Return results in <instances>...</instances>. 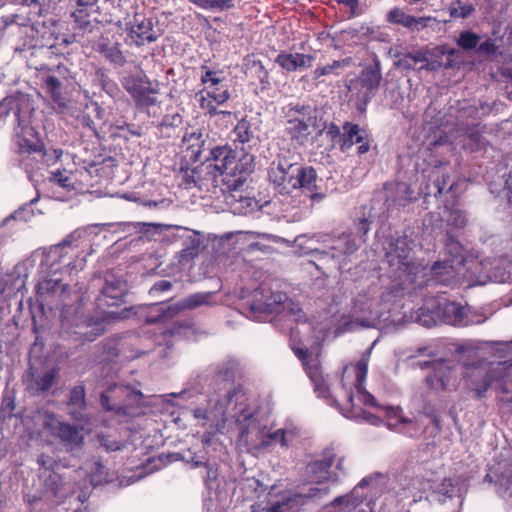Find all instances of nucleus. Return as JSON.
<instances>
[{
    "instance_id": "nucleus-18",
    "label": "nucleus",
    "mask_w": 512,
    "mask_h": 512,
    "mask_svg": "<svg viewBox=\"0 0 512 512\" xmlns=\"http://www.w3.org/2000/svg\"><path fill=\"white\" fill-rule=\"evenodd\" d=\"M447 248L452 254V257L447 260L436 262L432 266L433 273L438 277L440 282H447L454 273L458 272L464 265V256L462 248L459 243L451 241Z\"/></svg>"
},
{
    "instance_id": "nucleus-57",
    "label": "nucleus",
    "mask_w": 512,
    "mask_h": 512,
    "mask_svg": "<svg viewBox=\"0 0 512 512\" xmlns=\"http://www.w3.org/2000/svg\"><path fill=\"white\" fill-rule=\"evenodd\" d=\"M400 65H402L403 67L405 68H414V64L412 62L411 59H409V54H407L406 56H404L401 60H400Z\"/></svg>"
},
{
    "instance_id": "nucleus-4",
    "label": "nucleus",
    "mask_w": 512,
    "mask_h": 512,
    "mask_svg": "<svg viewBox=\"0 0 512 512\" xmlns=\"http://www.w3.org/2000/svg\"><path fill=\"white\" fill-rule=\"evenodd\" d=\"M205 168L215 186H223V190H237L253 171L254 159L248 153H237L227 146H220L211 151Z\"/></svg>"
},
{
    "instance_id": "nucleus-50",
    "label": "nucleus",
    "mask_w": 512,
    "mask_h": 512,
    "mask_svg": "<svg viewBox=\"0 0 512 512\" xmlns=\"http://www.w3.org/2000/svg\"><path fill=\"white\" fill-rule=\"evenodd\" d=\"M45 85L47 90L53 95L57 96L59 94V89L61 86V82L58 78L54 76H48L45 79Z\"/></svg>"
},
{
    "instance_id": "nucleus-16",
    "label": "nucleus",
    "mask_w": 512,
    "mask_h": 512,
    "mask_svg": "<svg viewBox=\"0 0 512 512\" xmlns=\"http://www.w3.org/2000/svg\"><path fill=\"white\" fill-rule=\"evenodd\" d=\"M14 125V140L20 154L41 153L43 143L39 133L32 126V117L27 122L17 121Z\"/></svg>"
},
{
    "instance_id": "nucleus-38",
    "label": "nucleus",
    "mask_w": 512,
    "mask_h": 512,
    "mask_svg": "<svg viewBox=\"0 0 512 512\" xmlns=\"http://www.w3.org/2000/svg\"><path fill=\"white\" fill-rule=\"evenodd\" d=\"M2 281L4 282V287L1 290L2 293L6 292L9 294L24 285V280L20 278V273L17 271L5 275Z\"/></svg>"
},
{
    "instance_id": "nucleus-58",
    "label": "nucleus",
    "mask_w": 512,
    "mask_h": 512,
    "mask_svg": "<svg viewBox=\"0 0 512 512\" xmlns=\"http://www.w3.org/2000/svg\"><path fill=\"white\" fill-rule=\"evenodd\" d=\"M360 144L361 145L358 147V153L359 154L366 153L369 150V144H368L367 138Z\"/></svg>"
},
{
    "instance_id": "nucleus-22",
    "label": "nucleus",
    "mask_w": 512,
    "mask_h": 512,
    "mask_svg": "<svg viewBox=\"0 0 512 512\" xmlns=\"http://www.w3.org/2000/svg\"><path fill=\"white\" fill-rule=\"evenodd\" d=\"M335 459L333 450H328L323 455V458L310 463L307 466V475L311 482L322 483L330 479V467Z\"/></svg>"
},
{
    "instance_id": "nucleus-20",
    "label": "nucleus",
    "mask_w": 512,
    "mask_h": 512,
    "mask_svg": "<svg viewBox=\"0 0 512 512\" xmlns=\"http://www.w3.org/2000/svg\"><path fill=\"white\" fill-rule=\"evenodd\" d=\"M387 20L393 24L402 25L405 28L410 29L411 31H420L429 26L431 22H437L434 17L424 16V17H414L405 13L400 8H393L387 14Z\"/></svg>"
},
{
    "instance_id": "nucleus-37",
    "label": "nucleus",
    "mask_w": 512,
    "mask_h": 512,
    "mask_svg": "<svg viewBox=\"0 0 512 512\" xmlns=\"http://www.w3.org/2000/svg\"><path fill=\"white\" fill-rule=\"evenodd\" d=\"M233 134L234 142H239L241 144L248 143L253 136V132L250 130V125L245 120H241L238 122V124L234 128Z\"/></svg>"
},
{
    "instance_id": "nucleus-51",
    "label": "nucleus",
    "mask_w": 512,
    "mask_h": 512,
    "mask_svg": "<svg viewBox=\"0 0 512 512\" xmlns=\"http://www.w3.org/2000/svg\"><path fill=\"white\" fill-rule=\"evenodd\" d=\"M438 492L447 495L448 497H452L455 493V488L453 486L451 479H445L443 483L440 485Z\"/></svg>"
},
{
    "instance_id": "nucleus-8",
    "label": "nucleus",
    "mask_w": 512,
    "mask_h": 512,
    "mask_svg": "<svg viewBox=\"0 0 512 512\" xmlns=\"http://www.w3.org/2000/svg\"><path fill=\"white\" fill-rule=\"evenodd\" d=\"M285 131L300 145H305L310 140L318 137L326 129V124L318 116L316 110L309 106H288L285 112Z\"/></svg>"
},
{
    "instance_id": "nucleus-39",
    "label": "nucleus",
    "mask_w": 512,
    "mask_h": 512,
    "mask_svg": "<svg viewBox=\"0 0 512 512\" xmlns=\"http://www.w3.org/2000/svg\"><path fill=\"white\" fill-rule=\"evenodd\" d=\"M97 50L112 62L122 64L124 57L116 46H109L106 43H98Z\"/></svg>"
},
{
    "instance_id": "nucleus-62",
    "label": "nucleus",
    "mask_w": 512,
    "mask_h": 512,
    "mask_svg": "<svg viewBox=\"0 0 512 512\" xmlns=\"http://www.w3.org/2000/svg\"><path fill=\"white\" fill-rule=\"evenodd\" d=\"M117 317H118L117 314L113 311L107 312V314L105 316V318H107V319H115Z\"/></svg>"
},
{
    "instance_id": "nucleus-5",
    "label": "nucleus",
    "mask_w": 512,
    "mask_h": 512,
    "mask_svg": "<svg viewBox=\"0 0 512 512\" xmlns=\"http://www.w3.org/2000/svg\"><path fill=\"white\" fill-rule=\"evenodd\" d=\"M205 168L215 186H223V190H237L253 171L254 159L248 153H237L227 146H220L211 151Z\"/></svg>"
},
{
    "instance_id": "nucleus-3",
    "label": "nucleus",
    "mask_w": 512,
    "mask_h": 512,
    "mask_svg": "<svg viewBox=\"0 0 512 512\" xmlns=\"http://www.w3.org/2000/svg\"><path fill=\"white\" fill-rule=\"evenodd\" d=\"M269 180L276 192L291 206L296 207L314 198L317 174L310 166H300L287 161L273 163L269 170Z\"/></svg>"
},
{
    "instance_id": "nucleus-28",
    "label": "nucleus",
    "mask_w": 512,
    "mask_h": 512,
    "mask_svg": "<svg viewBox=\"0 0 512 512\" xmlns=\"http://www.w3.org/2000/svg\"><path fill=\"white\" fill-rule=\"evenodd\" d=\"M212 296V293H195L192 294L179 303L175 305V307H169L168 312L172 311L170 313V316H172L175 313H178L181 310H192L197 307H200L202 305H210V298Z\"/></svg>"
},
{
    "instance_id": "nucleus-59",
    "label": "nucleus",
    "mask_w": 512,
    "mask_h": 512,
    "mask_svg": "<svg viewBox=\"0 0 512 512\" xmlns=\"http://www.w3.org/2000/svg\"><path fill=\"white\" fill-rule=\"evenodd\" d=\"M194 416L196 418H210V416H207L205 412L201 409L194 410Z\"/></svg>"
},
{
    "instance_id": "nucleus-54",
    "label": "nucleus",
    "mask_w": 512,
    "mask_h": 512,
    "mask_svg": "<svg viewBox=\"0 0 512 512\" xmlns=\"http://www.w3.org/2000/svg\"><path fill=\"white\" fill-rule=\"evenodd\" d=\"M448 186L449 190L452 189L453 185L449 182L448 176H443V179L441 182L437 181L436 187H437V193L441 194L445 190V188Z\"/></svg>"
},
{
    "instance_id": "nucleus-24",
    "label": "nucleus",
    "mask_w": 512,
    "mask_h": 512,
    "mask_svg": "<svg viewBox=\"0 0 512 512\" xmlns=\"http://www.w3.org/2000/svg\"><path fill=\"white\" fill-rule=\"evenodd\" d=\"M126 284L122 281L107 282L104 286L100 297L98 298V306L112 307L118 306L126 293Z\"/></svg>"
},
{
    "instance_id": "nucleus-26",
    "label": "nucleus",
    "mask_w": 512,
    "mask_h": 512,
    "mask_svg": "<svg viewBox=\"0 0 512 512\" xmlns=\"http://www.w3.org/2000/svg\"><path fill=\"white\" fill-rule=\"evenodd\" d=\"M358 249L356 239L351 235H342L333 241L328 252L333 258L340 259L342 256H349Z\"/></svg>"
},
{
    "instance_id": "nucleus-30",
    "label": "nucleus",
    "mask_w": 512,
    "mask_h": 512,
    "mask_svg": "<svg viewBox=\"0 0 512 512\" xmlns=\"http://www.w3.org/2000/svg\"><path fill=\"white\" fill-rule=\"evenodd\" d=\"M354 65L352 58L348 57L342 60H335L331 64L324 66H317L313 71V78L318 80L322 76L338 75V70L348 68Z\"/></svg>"
},
{
    "instance_id": "nucleus-42",
    "label": "nucleus",
    "mask_w": 512,
    "mask_h": 512,
    "mask_svg": "<svg viewBox=\"0 0 512 512\" xmlns=\"http://www.w3.org/2000/svg\"><path fill=\"white\" fill-rule=\"evenodd\" d=\"M471 12L472 7L467 4H462L460 1L453 2L449 6V13L453 18H466Z\"/></svg>"
},
{
    "instance_id": "nucleus-19",
    "label": "nucleus",
    "mask_w": 512,
    "mask_h": 512,
    "mask_svg": "<svg viewBox=\"0 0 512 512\" xmlns=\"http://www.w3.org/2000/svg\"><path fill=\"white\" fill-rule=\"evenodd\" d=\"M128 37L138 46L144 45L146 42H154L158 39L159 34L153 27L150 18L136 14L133 21L130 22Z\"/></svg>"
},
{
    "instance_id": "nucleus-46",
    "label": "nucleus",
    "mask_w": 512,
    "mask_h": 512,
    "mask_svg": "<svg viewBox=\"0 0 512 512\" xmlns=\"http://www.w3.org/2000/svg\"><path fill=\"white\" fill-rule=\"evenodd\" d=\"M32 203L26 204L23 207H21L19 210L15 211L11 217L16 220L27 222L29 221L33 216V209H32Z\"/></svg>"
},
{
    "instance_id": "nucleus-43",
    "label": "nucleus",
    "mask_w": 512,
    "mask_h": 512,
    "mask_svg": "<svg viewBox=\"0 0 512 512\" xmlns=\"http://www.w3.org/2000/svg\"><path fill=\"white\" fill-rule=\"evenodd\" d=\"M51 0H22L24 6L31 8V13L40 16L45 7L49 6Z\"/></svg>"
},
{
    "instance_id": "nucleus-60",
    "label": "nucleus",
    "mask_w": 512,
    "mask_h": 512,
    "mask_svg": "<svg viewBox=\"0 0 512 512\" xmlns=\"http://www.w3.org/2000/svg\"><path fill=\"white\" fill-rule=\"evenodd\" d=\"M188 137H189V140L192 139V138H196V140H199L200 134L197 135L195 132H193V133H191L189 135H185L184 136V141H186L188 139Z\"/></svg>"
},
{
    "instance_id": "nucleus-49",
    "label": "nucleus",
    "mask_w": 512,
    "mask_h": 512,
    "mask_svg": "<svg viewBox=\"0 0 512 512\" xmlns=\"http://www.w3.org/2000/svg\"><path fill=\"white\" fill-rule=\"evenodd\" d=\"M51 180L63 188H69L71 186L70 175L60 171L53 173Z\"/></svg>"
},
{
    "instance_id": "nucleus-35",
    "label": "nucleus",
    "mask_w": 512,
    "mask_h": 512,
    "mask_svg": "<svg viewBox=\"0 0 512 512\" xmlns=\"http://www.w3.org/2000/svg\"><path fill=\"white\" fill-rule=\"evenodd\" d=\"M200 241L191 237L189 243L179 252V263L185 265L198 255Z\"/></svg>"
},
{
    "instance_id": "nucleus-21",
    "label": "nucleus",
    "mask_w": 512,
    "mask_h": 512,
    "mask_svg": "<svg viewBox=\"0 0 512 512\" xmlns=\"http://www.w3.org/2000/svg\"><path fill=\"white\" fill-rule=\"evenodd\" d=\"M230 98L228 88L224 85L215 88H203L196 94L201 109L206 112L215 111V106L225 103Z\"/></svg>"
},
{
    "instance_id": "nucleus-40",
    "label": "nucleus",
    "mask_w": 512,
    "mask_h": 512,
    "mask_svg": "<svg viewBox=\"0 0 512 512\" xmlns=\"http://www.w3.org/2000/svg\"><path fill=\"white\" fill-rule=\"evenodd\" d=\"M107 480V470L106 468L98 461H95L91 464L90 467V482L93 486H97L102 484Z\"/></svg>"
},
{
    "instance_id": "nucleus-48",
    "label": "nucleus",
    "mask_w": 512,
    "mask_h": 512,
    "mask_svg": "<svg viewBox=\"0 0 512 512\" xmlns=\"http://www.w3.org/2000/svg\"><path fill=\"white\" fill-rule=\"evenodd\" d=\"M498 46L491 39H487L478 44V52L485 55H493L496 53Z\"/></svg>"
},
{
    "instance_id": "nucleus-41",
    "label": "nucleus",
    "mask_w": 512,
    "mask_h": 512,
    "mask_svg": "<svg viewBox=\"0 0 512 512\" xmlns=\"http://www.w3.org/2000/svg\"><path fill=\"white\" fill-rule=\"evenodd\" d=\"M480 37L470 31H463L460 33L457 40L458 45L465 49L470 50L478 46Z\"/></svg>"
},
{
    "instance_id": "nucleus-63",
    "label": "nucleus",
    "mask_w": 512,
    "mask_h": 512,
    "mask_svg": "<svg viewBox=\"0 0 512 512\" xmlns=\"http://www.w3.org/2000/svg\"><path fill=\"white\" fill-rule=\"evenodd\" d=\"M224 424H225V419H222L221 423H218V424H217V430H218L219 432H223Z\"/></svg>"
},
{
    "instance_id": "nucleus-61",
    "label": "nucleus",
    "mask_w": 512,
    "mask_h": 512,
    "mask_svg": "<svg viewBox=\"0 0 512 512\" xmlns=\"http://www.w3.org/2000/svg\"><path fill=\"white\" fill-rule=\"evenodd\" d=\"M398 258H399V264L404 265V266L408 265L406 256L398 255Z\"/></svg>"
},
{
    "instance_id": "nucleus-23",
    "label": "nucleus",
    "mask_w": 512,
    "mask_h": 512,
    "mask_svg": "<svg viewBox=\"0 0 512 512\" xmlns=\"http://www.w3.org/2000/svg\"><path fill=\"white\" fill-rule=\"evenodd\" d=\"M313 61V55L303 53H281L275 59V62L288 72L309 68Z\"/></svg>"
},
{
    "instance_id": "nucleus-17",
    "label": "nucleus",
    "mask_w": 512,
    "mask_h": 512,
    "mask_svg": "<svg viewBox=\"0 0 512 512\" xmlns=\"http://www.w3.org/2000/svg\"><path fill=\"white\" fill-rule=\"evenodd\" d=\"M38 464L40 466L39 479L44 488L54 496H61L65 485L62 477L55 471V467L58 466L57 461L46 454H42L38 458Z\"/></svg>"
},
{
    "instance_id": "nucleus-44",
    "label": "nucleus",
    "mask_w": 512,
    "mask_h": 512,
    "mask_svg": "<svg viewBox=\"0 0 512 512\" xmlns=\"http://www.w3.org/2000/svg\"><path fill=\"white\" fill-rule=\"evenodd\" d=\"M447 221L451 225L461 228L466 224L467 220H466L465 214L461 210L454 209V210L449 211Z\"/></svg>"
},
{
    "instance_id": "nucleus-53",
    "label": "nucleus",
    "mask_w": 512,
    "mask_h": 512,
    "mask_svg": "<svg viewBox=\"0 0 512 512\" xmlns=\"http://www.w3.org/2000/svg\"><path fill=\"white\" fill-rule=\"evenodd\" d=\"M170 288H171V283L169 281L161 280V281L156 282L153 285V287L151 288L150 292L166 291V290H169Z\"/></svg>"
},
{
    "instance_id": "nucleus-64",
    "label": "nucleus",
    "mask_w": 512,
    "mask_h": 512,
    "mask_svg": "<svg viewBox=\"0 0 512 512\" xmlns=\"http://www.w3.org/2000/svg\"><path fill=\"white\" fill-rule=\"evenodd\" d=\"M507 41L509 42L510 45H512V28H510L509 30Z\"/></svg>"
},
{
    "instance_id": "nucleus-7",
    "label": "nucleus",
    "mask_w": 512,
    "mask_h": 512,
    "mask_svg": "<svg viewBox=\"0 0 512 512\" xmlns=\"http://www.w3.org/2000/svg\"><path fill=\"white\" fill-rule=\"evenodd\" d=\"M461 381L478 395L485 393L491 383H499L504 389L512 384V359L490 364L462 367Z\"/></svg>"
},
{
    "instance_id": "nucleus-34",
    "label": "nucleus",
    "mask_w": 512,
    "mask_h": 512,
    "mask_svg": "<svg viewBox=\"0 0 512 512\" xmlns=\"http://www.w3.org/2000/svg\"><path fill=\"white\" fill-rule=\"evenodd\" d=\"M201 69V82L204 85V88H215L223 85V77L220 71L210 70L207 66H202Z\"/></svg>"
},
{
    "instance_id": "nucleus-6",
    "label": "nucleus",
    "mask_w": 512,
    "mask_h": 512,
    "mask_svg": "<svg viewBox=\"0 0 512 512\" xmlns=\"http://www.w3.org/2000/svg\"><path fill=\"white\" fill-rule=\"evenodd\" d=\"M416 319L426 327H431L441 322L455 326H467L483 323L487 317L459 303L439 298L426 301L424 306L418 310Z\"/></svg>"
},
{
    "instance_id": "nucleus-47",
    "label": "nucleus",
    "mask_w": 512,
    "mask_h": 512,
    "mask_svg": "<svg viewBox=\"0 0 512 512\" xmlns=\"http://www.w3.org/2000/svg\"><path fill=\"white\" fill-rule=\"evenodd\" d=\"M208 113L215 118V122H222L226 125L232 123L235 118V115L232 112L217 110V106H215V111Z\"/></svg>"
},
{
    "instance_id": "nucleus-52",
    "label": "nucleus",
    "mask_w": 512,
    "mask_h": 512,
    "mask_svg": "<svg viewBox=\"0 0 512 512\" xmlns=\"http://www.w3.org/2000/svg\"><path fill=\"white\" fill-rule=\"evenodd\" d=\"M428 52L424 50H418L413 53H409V59L412 60L414 66L418 63L428 62Z\"/></svg>"
},
{
    "instance_id": "nucleus-29",
    "label": "nucleus",
    "mask_w": 512,
    "mask_h": 512,
    "mask_svg": "<svg viewBox=\"0 0 512 512\" xmlns=\"http://www.w3.org/2000/svg\"><path fill=\"white\" fill-rule=\"evenodd\" d=\"M344 134L341 139V150L346 151L354 144L361 143L366 139V132L358 125L345 123L343 126Z\"/></svg>"
},
{
    "instance_id": "nucleus-15",
    "label": "nucleus",
    "mask_w": 512,
    "mask_h": 512,
    "mask_svg": "<svg viewBox=\"0 0 512 512\" xmlns=\"http://www.w3.org/2000/svg\"><path fill=\"white\" fill-rule=\"evenodd\" d=\"M143 395L139 390H130L128 387H117L109 389L101 395L102 405L108 410L123 411L139 405Z\"/></svg>"
},
{
    "instance_id": "nucleus-10",
    "label": "nucleus",
    "mask_w": 512,
    "mask_h": 512,
    "mask_svg": "<svg viewBox=\"0 0 512 512\" xmlns=\"http://www.w3.org/2000/svg\"><path fill=\"white\" fill-rule=\"evenodd\" d=\"M76 252L71 246V241L66 239L43 254L41 265L47 267L52 273L62 270L71 272L74 269H82L83 259L72 261Z\"/></svg>"
},
{
    "instance_id": "nucleus-36",
    "label": "nucleus",
    "mask_w": 512,
    "mask_h": 512,
    "mask_svg": "<svg viewBox=\"0 0 512 512\" xmlns=\"http://www.w3.org/2000/svg\"><path fill=\"white\" fill-rule=\"evenodd\" d=\"M379 300L376 298L370 299L369 303H366L363 300H357V307L362 312H368L371 316V322L364 323L365 326L372 325L373 321L380 317V310L378 309Z\"/></svg>"
},
{
    "instance_id": "nucleus-55",
    "label": "nucleus",
    "mask_w": 512,
    "mask_h": 512,
    "mask_svg": "<svg viewBox=\"0 0 512 512\" xmlns=\"http://www.w3.org/2000/svg\"><path fill=\"white\" fill-rule=\"evenodd\" d=\"M327 135L333 140L336 137L340 136V129L335 124H330L327 130Z\"/></svg>"
},
{
    "instance_id": "nucleus-2",
    "label": "nucleus",
    "mask_w": 512,
    "mask_h": 512,
    "mask_svg": "<svg viewBox=\"0 0 512 512\" xmlns=\"http://www.w3.org/2000/svg\"><path fill=\"white\" fill-rule=\"evenodd\" d=\"M221 415L228 414L238 430V445L247 452L258 454L280 444L287 447L291 432L283 429L272 431L264 423L255 405L241 388L230 390L224 404H220Z\"/></svg>"
},
{
    "instance_id": "nucleus-1",
    "label": "nucleus",
    "mask_w": 512,
    "mask_h": 512,
    "mask_svg": "<svg viewBox=\"0 0 512 512\" xmlns=\"http://www.w3.org/2000/svg\"><path fill=\"white\" fill-rule=\"evenodd\" d=\"M291 345L296 356L302 360L318 396L332 397L337 403L346 401V417L364 418L374 425L378 424L380 417H385L390 429H397L408 436L417 434L419 427L411 419L405 418L400 408L378 406L375 398L365 390L363 383L367 376L370 351H367L356 364L345 366L340 385L330 388L322 373L318 357L309 353L304 344Z\"/></svg>"
},
{
    "instance_id": "nucleus-12",
    "label": "nucleus",
    "mask_w": 512,
    "mask_h": 512,
    "mask_svg": "<svg viewBox=\"0 0 512 512\" xmlns=\"http://www.w3.org/2000/svg\"><path fill=\"white\" fill-rule=\"evenodd\" d=\"M34 107L30 98L25 94H16L0 101V123L9 120L11 124L17 121L27 122L32 117Z\"/></svg>"
},
{
    "instance_id": "nucleus-13",
    "label": "nucleus",
    "mask_w": 512,
    "mask_h": 512,
    "mask_svg": "<svg viewBox=\"0 0 512 512\" xmlns=\"http://www.w3.org/2000/svg\"><path fill=\"white\" fill-rule=\"evenodd\" d=\"M382 81L380 62L375 60L374 65L365 67L360 76L349 80L347 88L363 100H368L377 90Z\"/></svg>"
},
{
    "instance_id": "nucleus-31",
    "label": "nucleus",
    "mask_w": 512,
    "mask_h": 512,
    "mask_svg": "<svg viewBox=\"0 0 512 512\" xmlns=\"http://www.w3.org/2000/svg\"><path fill=\"white\" fill-rule=\"evenodd\" d=\"M56 378V370L51 369L46 371L43 375L35 379H27L28 388L33 393H39L48 390Z\"/></svg>"
},
{
    "instance_id": "nucleus-9",
    "label": "nucleus",
    "mask_w": 512,
    "mask_h": 512,
    "mask_svg": "<svg viewBox=\"0 0 512 512\" xmlns=\"http://www.w3.org/2000/svg\"><path fill=\"white\" fill-rule=\"evenodd\" d=\"M37 433L40 437L56 438L69 450L82 444L83 436L80 430L70 424L64 423L59 417L48 411H38L33 417Z\"/></svg>"
},
{
    "instance_id": "nucleus-11",
    "label": "nucleus",
    "mask_w": 512,
    "mask_h": 512,
    "mask_svg": "<svg viewBox=\"0 0 512 512\" xmlns=\"http://www.w3.org/2000/svg\"><path fill=\"white\" fill-rule=\"evenodd\" d=\"M462 367L455 362L440 360L433 364V373L426 377L428 385L434 390L456 389L461 382L459 374Z\"/></svg>"
},
{
    "instance_id": "nucleus-33",
    "label": "nucleus",
    "mask_w": 512,
    "mask_h": 512,
    "mask_svg": "<svg viewBox=\"0 0 512 512\" xmlns=\"http://www.w3.org/2000/svg\"><path fill=\"white\" fill-rule=\"evenodd\" d=\"M205 10H228L235 6V0H189Z\"/></svg>"
},
{
    "instance_id": "nucleus-45",
    "label": "nucleus",
    "mask_w": 512,
    "mask_h": 512,
    "mask_svg": "<svg viewBox=\"0 0 512 512\" xmlns=\"http://www.w3.org/2000/svg\"><path fill=\"white\" fill-rule=\"evenodd\" d=\"M63 152L61 149H52L50 151H41L37 155L41 156L46 165L55 164L62 156Z\"/></svg>"
},
{
    "instance_id": "nucleus-27",
    "label": "nucleus",
    "mask_w": 512,
    "mask_h": 512,
    "mask_svg": "<svg viewBox=\"0 0 512 512\" xmlns=\"http://www.w3.org/2000/svg\"><path fill=\"white\" fill-rule=\"evenodd\" d=\"M327 492L326 488L311 487L307 494L296 495L295 497H283L282 501L271 504L269 512H285L286 510L292 509L294 507V502H297L301 497L313 498L318 495H325Z\"/></svg>"
},
{
    "instance_id": "nucleus-25",
    "label": "nucleus",
    "mask_w": 512,
    "mask_h": 512,
    "mask_svg": "<svg viewBox=\"0 0 512 512\" xmlns=\"http://www.w3.org/2000/svg\"><path fill=\"white\" fill-rule=\"evenodd\" d=\"M371 481H372V478H364L354 488L351 495L336 498L334 500L331 508L335 512H353L360 504V500L358 499L359 489H361L364 486H368Z\"/></svg>"
},
{
    "instance_id": "nucleus-56",
    "label": "nucleus",
    "mask_w": 512,
    "mask_h": 512,
    "mask_svg": "<svg viewBox=\"0 0 512 512\" xmlns=\"http://www.w3.org/2000/svg\"><path fill=\"white\" fill-rule=\"evenodd\" d=\"M103 326L101 323L99 324H96V327L92 329L91 333V337H88L87 340L88 341H92L96 336L100 335L102 332H103Z\"/></svg>"
},
{
    "instance_id": "nucleus-32",
    "label": "nucleus",
    "mask_w": 512,
    "mask_h": 512,
    "mask_svg": "<svg viewBox=\"0 0 512 512\" xmlns=\"http://www.w3.org/2000/svg\"><path fill=\"white\" fill-rule=\"evenodd\" d=\"M69 406L71 414L77 417V414L85 408V390L83 386H76L70 392Z\"/></svg>"
},
{
    "instance_id": "nucleus-14",
    "label": "nucleus",
    "mask_w": 512,
    "mask_h": 512,
    "mask_svg": "<svg viewBox=\"0 0 512 512\" xmlns=\"http://www.w3.org/2000/svg\"><path fill=\"white\" fill-rule=\"evenodd\" d=\"M123 86L129 94L141 105H154L159 85L149 81L145 75H129L123 79Z\"/></svg>"
}]
</instances>
